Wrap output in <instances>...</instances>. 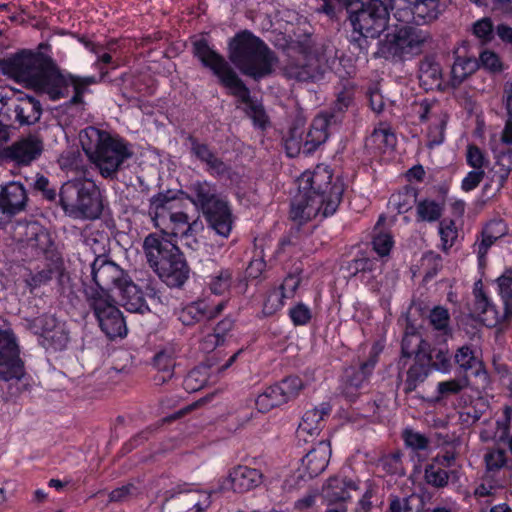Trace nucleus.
Masks as SVG:
<instances>
[{
    "label": "nucleus",
    "instance_id": "obj_20",
    "mask_svg": "<svg viewBox=\"0 0 512 512\" xmlns=\"http://www.w3.org/2000/svg\"><path fill=\"white\" fill-rule=\"evenodd\" d=\"M507 225L502 219H491L484 224L480 237L474 244V251L477 254L478 266L483 268L487 263L489 249L495 242L507 234Z\"/></svg>",
    "mask_w": 512,
    "mask_h": 512
},
{
    "label": "nucleus",
    "instance_id": "obj_61",
    "mask_svg": "<svg viewBox=\"0 0 512 512\" xmlns=\"http://www.w3.org/2000/svg\"><path fill=\"white\" fill-rule=\"evenodd\" d=\"M473 33L484 42L492 39L493 25L489 18L478 20L473 26Z\"/></svg>",
    "mask_w": 512,
    "mask_h": 512
},
{
    "label": "nucleus",
    "instance_id": "obj_18",
    "mask_svg": "<svg viewBox=\"0 0 512 512\" xmlns=\"http://www.w3.org/2000/svg\"><path fill=\"white\" fill-rule=\"evenodd\" d=\"M353 99V89L343 86L336 93V99L331 107L326 111H322V144L332 133L339 131Z\"/></svg>",
    "mask_w": 512,
    "mask_h": 512
},
{
    "label": "nucleus",
    "instance_id": "obj_13",
    "mask_svg": "<svg viewBox=\"0 0 512 512\" xmlns=\"http://www.w3.org/2000/svg\"><path fill=\"white\" fill-rule=\"evenodd\" d=\"M303 387L304 384L299 377H286L280 382L265 388L257 396L255 400L256 408L262 413L269 412L271 409L296 398Z\"/></svg>",
    "mask_w": 512,
    "mask_h": 512
},
{
    "label": "nucleus",
    "instance_id": "obj_7",
    "mask_svg": "<svg viewBox=\"0 0 512 512\" xmlns=\"http://www.w3.org/2000/svg\"><path fill=\"white\" fill-rule=\"evenodd\" d=\"M395 26L384 39L379 40L376 56L392 62L422 53L424 45L431 39L426 30L408 25Z\"/></svg>",
    "mask_w": 512,
    "mask_h": 512
},
{
    "label": "nucleus",
    "instance_id": "obj_55",
    "mask_svg": "<svg viewBox=\"0 0 512 512\" xmlns=\"http://www.w3.org/2000/svg\"><path fill=\"white\" fill-rule=\"evenodd\" d=\"M285 74L289 78H294L299 81H307L314 76V71L307 63L300 65L295 62H290L285 67Z\"/></svg>",
    "mask_w": 512,
    "mask_h": 512
},
{
    "label": "nucleus",
    "instance_id": "obj_29",
    "mask_svg": "<svg viewBox=\"0 0 512 512\" xmlns=\"http://www.w3.org/2000/svg\"><path fill=\"white\" fill-rule=\"evenodd\" d=\"M0 196L8 221L13 215L24 209L27 195L23 185L19 182H10L0 190Z\"/></svg>",
    "mask_w": 512,
    "mask_h": 512
},
{
    "label": "nucleus",
    "instance_id": "obj_47",
    "mask_svg": "<svg viewBox=\"0 0 512 512\" xmlns=\"http://www.w3.org/2000/svg\"><path fill=\"white\" fill-rule=\"evenodd\" d=\"M439 235L441 240V249L447 253L454 245L458 231L453 219L444 218L439 222Z\"/></svg>",
    "mask_w": 512,
    "mask_h": 512
},
{
    "label": "nucleus",
    "instance_id": "obj_27",
    "mask_svg": "<svg viewBox=\"0 0 512 512\" xmlns=\"http://www.w3.org/2000/svg\"><path fill=\"white\" fill-rule=\"evenodd\" d=\"M177 209H179L177 192L166 190L151 197L148 212L155 224L160 219L167 218Z\"/></svg>",
    "mask_w": 512,
    "mask_h": 512
},
{
    "label": "nucleus",
    "instance_id": "obj_46",
    "mask_svg": "<svg viewBox=\"0 0 512 512\" xmlns=\"http://www.w3.org/2000/svg\"><path fill=\"white\" fill-rule=\"evenodd\" d=\"M429 321L435 330L441 332L445 336L451 335L450 314L446 307L441 305L435 306L430 311Z\"/></svg>",
    "mask_w": 512,
    "mask_h": 512
},
{
    "label": "nucleus",
    "instance_id": "obj_35",
    "mask_svg": "<svg viewBox=\"0 0 512 512\" xmlns=\"http://www.w3.org/2000/svg\"><path fill=\"white\" fill-rule=\"evenodd\" d=\"M454 362L458 365L464 375L479 376L483 370V362L479 360L472 349L471 345H463L459 347L454 354ZM485 373V371H483Z\"/></svg>",
    "mask_w": 512,
    "mask_h": 512
},
{
    "label": "nucleus",
    "instance_id": "obj_28",
    "mask_svg": "<svg viewBox=\"0 0 512 512\" xmlns=\"http://www.w3.org/2000/svg\"><path fill=\"white\" fill-rule=\"evenodd\" d=\"M12 111L15 120L22 126L35 124L42 115L40 102L28 95L18 97L13 103Z\"/></svg>",
    "mask_w": 512,
    "mask_h": 512
},
{
    "label": "nucleus",
    "instance_id": "obj_43",
    "mask_svg": "<svg viewBox=\"0 0 512 512\" xmlns=\"http://www.w3.org/2000/svg\"><path fill=\"white\" fill-rule=\"evenodd\" d=\"M401 438L405 447L414 453L427 451L430 447V439L425 434L410 427L403 429Z\"/></svg>",
    "mask_w": 512,
    "mask_h": 512
},
{
    "label": "nucleus",
    "instance_id": "obj_32",
    "mask_svg": "<svg viewBox=\"0 0 512 512\" xmlns=\"http://www.w3.org/2000/svg\"><path fill=\"white\" fill-rule=\"evenodd\" d=\"M512 171V148L504 147L495 154V164L490 170L491 182L497 185L496 193L504 188Z\"/></svg>",
    "mask_w": 512,
    "mask_h": 512
},
{
    "label": "nucleus",
    "instance_id": "obj_37",
    "mask_svg": "<svg viewBox=\"0 0 512 512\" xmlns=\"http://www.w3.org/2000/svg\"><path fill=\"white\" fill-rule=\"evenodd\" d=\"M444 212V203L425 198L416 204V219L418 222L433 223L440 221Z\"/></svg>",
    "mask_w": 512,
    "mask_h": 512
},
{
    "label": "nucleus",
    "instance_id": "obj_4",
    "mask_svg": "<svg viewBox=\"0 0 512 512\" xmlns=\"http://www.w3.org/2000/svg\"><path fill=\"white\" fill-rule=\"evenodd\" d=\"M194 54L205 67L209 68L218 77L220 83L246 106L245 112L252 119L254 125L264 128L267 123V116L262 105L251 99L249 89L227 61L210 48L204 39L194 43Z\"/></svg>",
    "mask_w": 512,
    "mask_h": 512
},
{
    "label": "nucleus",
    "instance_id": "obj_42",
    "mask_svg": "<svg viewBox=\"0 0 512 512\" xmlns=\"http://www.w3.org/2000/svg\"><path fill=\"white\" fill-rule=\"evenodd\" d=\"M69 342V331L64 323H61L52 332H50L43 340H39L41 346L46 350L62 351Z\"/></svg>",
    "mask_w": 512,
    "mask_h": 512
},
{
    "label": "nucleus",
    "instance_id": "obj_22",
    "mask_svg": "<svg viewBox=\"0 0 512 512\" xmlns=\"http://www.w3.org/2000/svg\"><path fill=\"white\" fill-rule=\"evenodd\" d=\"M401 355L403 358H410L414 355V362L407 370V377L404 381L403 391L406 395L412 393L423 383L432 372L428 366V358L416 351L409 350L406 340L402 341Z\"/></svg>",
    "mask_w": 512,
    "mask_h": 512
},
{
    "label": "nucleus",
    "instance_id": "obj_62",
    "mask_svg": "<svg viewBox=\"0 0 512 512\" xmlns=\"http://www.w3.org/2000/svg\"><path fill=\"white\" fill-rule=\"evenodd\" d=\"M289 315L293 323L296 325L306 324L311 319V311L304 304H298L291 308Z\"/></svg>",
    "mask_w": 512,
    "mask_h": 512
},
{
    "label": "nucleus",
    "instance_id": "obj_25",
    "mask_svg": "<svg viewBox=\"0 0 512 512\" xmlns=\"http://www.w3.org/2000/svg\"><path fill=\"white\" fill-rule=\"evenodd\" d=\"M417 352L428 358V366L431 371L448 373L452 369V356L446 347L431 346L427 341L419 339Z\"/></svg>",
    "mask_w": 512,
    "mask_h": 512
},
{
    "label": "nucleus",
    "instance_id": "obj_45",
    "mask_svg": "<svg viewBox=\"0 0 512 512\" xmlns=\"http://www.w3.org/2000/svg\"><path fill=\"white\" fill-rule=\"evenodd\" d=\"M425 482L434 488H444L448 485L450 479L449 471L438 467L429 462L424 469Z\"/></svg>",
    "mask_w": 512,
    "mask_h": 512
},
{
    "label": "nucleus",
    "instance_id": "obj_48",
    "mask_svg": "<svg viewBox=\"0 0 512 512\" xmlns=\"http://www.w3.org/2000/svg\"><path fill=\"white\" fill-rule=\"evenodd\" d=\"M378 269L379 265L376 258L362 256L353 259L349 263V270L351 274H361L362 278H364L366 274H369L370 277H374V272Z\"/></svg>",
    "mask_w": 512,
    "mask_h": 512
},
{
    "label": "nucleus",
    "instance_id": "obj_58",
    "mask_svg": "<svg viewBox=\"0 0 512 512\" xmlns=\"http://www.w3.org/2000/svg\"><path fill=\"white\" fill-rule=\"evenodd\" d=\"M485 177V170H471L461 181V189L464 192H471L476 189Z\"/></svg>",
    "mask_w": 512,
    "mask_h": 512
},
{
    "label": "nucleus",
    "instance_id": "obj_40",
    "mask_svg": "<svg viewBox=\"0 0 512 512\" xmlns=\"http://www.w3.org/2000/svg\"><path fill=\"white\" fill-rule=\"evenodd\" d=\"M469 385V377L467 375L449 379L447 381H441L437 384L436 392L437 395L435 396L434 401L440 402L444 399H447L451 396L459 394L461 391H463L466 387Z\"/></svg>",
    "mask_w": 512,
    "mask_h": 512
},
{
    "label": "nucleus",
    "instance_id": "obj_10",
    "mask_svg": "<svg viewBox=\"0 0 512 512\" xmlns=\"http://www.w3.org/2000/svg\"><path fill=\"white\" fill-rule=\"evenodd\" d=\"M90 276L93 285H86L84 293L88 300V291L94 290L101 297H111L110 290L117 289L124 283L128 275L106 255L99 254L90 266Z\"/></svg>",
    "mask_w": 512,
    "mask_h": 512
},
{
    "label": "nucleus",
    "instance_id": "obj_60",
    "mask_svg": "<svg viewBox=\"0 0 512 512\" xmlns=\"http://www.w3.org/2000/svg\"><path fill=\"white\" fill-rule=\"evenodd\" d=\"M300 277L295 274H289L283 280V282L277 287L279 291H281L282 295L286 299H290L294 297L299 285H300Z\"/></svg>",
    "mask_w": 512,
    "mask_h": 512
},
{
    "label": "nucleus",
    "instance_id": "obj_52",
    "mask_svg": "<svg viewBox=\"0 0 512 512\" xmlns=\"http://www.w3.org/2000/svg\"><path fill=\"white\" fill-rule=\"evenodd\" d=\"M208 382V368L199 366L191 370L184 379V386L187 390L197 391L203 388Z\"/></svg>",
    "mask_w": 512,
    "mask_h": 512
},
{
    "label": "nucleus",
    "instance_id": "obj_54",
    "mask_svg": "<svg viewBox=\"0 0 512 512\" xmlns=\"http://www.w3.org/2000/svg\"><path fill=\"white\" fill-rule=\"evenodd\" d=\"M466 163L474 170H485L489 160L477 145L469 144L466 152Z\"/></svg>",
    "mask_w": 512,
    "mask_h": 512
},
{
    "label": "nucleus",
    "instance_id": "obj_33",
    "mask_svg": "<svg viewBox=\"0 0 512 512\" xmlns=\"http://www.w3.org/2000/svg\"><path fill=\"white\" fill-rule=\"evenodd\" d=\"M479 69L477 58L456 56L451 67L448 85L453 89L458 88L469 76Z\"/></svg>",
    "mask_w": 512,
    "mask_h": 512
},
{
    "label": "nucleus",
    "instance_id": "obj_39",
    "mask_svg": "<svg viewBox=\"0 0 512 512\" xmlns=\"http://www.w3.org/2000/svg\"><path fill=\"white\" fill-rule=\"evenodd\" d=\"M298 478L304 482L313 480L320 474V458L317 454V446H311L302 458Z\"/></svg>",
    "mask_w": 512,
    "mask_h": 512
},
{
    "label": "nucleus",
    "instance_id": "obj_2",
    "mask_svg": "<svg viewBox=\"0 0 512 512\" xmlns=\"http://www.w3.org/2000/svg\"><path fill=\"white\" fill-rule=\"evenodd\" d=\"M442 0H350L344 10L359 38L375 39L387 28L389 12L400 22L417 26L438 19L444 11Z\"/></svg>",
    "mask_w": 512,
    "mask_h": 512
},
{
    "label": "nucleus",
    "instance_id": "obj_8",
    "mask_svg": "<svg viewBox=\"0 0 512 512\" xmlns=\"http://www.w3.org/2000/svg\"><path fill=\"white\" fill-rule=\"evenodd\" d=\"M190 190L189 200L201 208L211 228L218 235L227 238L232 231V213L228 203L217 195L215 185L206 180L196 181Z\"/></svg>",
    "mask_w": 512,
    "mask_h": 512
},
{
    "label": "nucleus",
    "instance_id": "obj_41",
    "mask_svg": "<svg viewBox=\"0 0 512 512\" xmlns=\"http://www.w3.org/2000/svg\"><path fill=\"white\" fill-rule=\"evenodd\" d=\"M370 142L376 146L380 153H386L395 148L397 137L390 126H380L373 130Z\"/></svg>",
    "mask_w": 512,
    "mask_h": 512
},
{
    "label": "nucleus",
    "instance_id": "obj_5",
    "mask_svg": "<svg viewBox=\"0 0 512 512\" xmlns=\"http://www.w3.org/2000/svg\"><path fill=\"white\" fill-rule=\"evenodd\" d=\"M229 59L242 74L256 80L270 75L278 63L275 52L249 30L230 40Z\"/></svg>",
    "mask_w": 512,
    "mask_h": 512
},
{
    "label": "nucleus",
    "instance_id": "obj_26",
    "mask_svg": "<svg viewBox=\"0 0 512 512\" xmlns=\"http://www.w3.org/2000/svg\"><path fill=\"white\" fill-rule=\"evenodd\" d=\"M474 312L478 316V320L486 327L493 328L497 326L503 315H500L497 306L486 295L482 288L474 290Z\"/></svg>",
    "mask_w": 512,
    "mask_h": 512
},
{
    "label": "nucleus",
    "instance_id": "obj_53",
    "mask_svg": "<svg viewBox=\"0 0 512 512\" xmlns=\"http://www.w3.org/2000/svg\"><path fill=\"white\" fill-rule=\"evenodd\" d=\"M395 241L391 233L378 232L372 237V248L379 257L389 256Z\"/></svg>",
    "mask_w": 512,
    "mask_h": 512
},
{
    "label": "nucleus",
    "instance_id": "obj_34",
    "mask_svg": "<svg viewBox=\"0 0 512 512\" xmlns=\"http://www.w3.org/2000/svg\"><path fill=\"white\" fill-rule=\"evenodd\" d=\"M193 154L206 164V170L213 176H222L228 172V166L203 143L192 142Z\"/></svg>",
    "mask_w": 512,
    "mask_h": 512
},
{
    "label": "nucleus",
    "instance_id": "obj_38",
    "mask_svg": "<svg viewBox=\"0 0 512 512\" xmlns=\"http://www.w3.org/2000/svg\"><path fill=\"white\" fill-rule=\"evenodd\" d=\"M234 283L233 271L221 268L207 277L206 285L215 295H224L230 291Z\"/></svg>",
    "mask_w": 512,
    "mask_h": 512
},
{
    "label": "nucleus",
    "instance_id": "obj_21",
    "mask_svg": "<svg viewBox=\"0 0 512 512\" xmlns=\"http://www.w3.org/2000/svg\"><path fill=\"white\" fill-rule=\"evenodd\" d=\"M227 301L211 304L206 300L192 302L178 312V319L186 326L194 325L202 320H212L226 308Z\"/></svg>",
    "mask_w": 512,
    "mask_h": 512
},
{
    "label": "nucleus",
    "instance_id": "obj_64",
    "mask_svg": "<svg viewBox=\"0 0 512 512\" xmlns=\"http://www.w3.org/2000/svg\"><path fill=\"white\" fill-rule=\"evenodd\" d=\"M496 283L498 294L501 299L509 294H512V270H506L500 277L497 278Z\"/></svg>",
    "mask_w": 512,
    "mask_h": 512
},
{
    "label": "nucleus",
    "instance_id": "obj_31",
    "mask_svg": "<svg viewBox=\"0 0 512 512\" xmlns=\"http://www.w3.org/2000/svg\"><path fill=\"white\" fill-rule=\"evenodd\" d=\"M320 410L314 407L307 410L297 429V437L299 441L311 444V446H318L320 441Z\"/></svg>",
    "mask_w": 512,
    "mask_h": 512
},
{
    "label": "nucleus",
    "instance_id": "obj_14",
    "mask_svg": "<svg viewBox=\"0 0 512 512\" xmlns=\"http://www.w3.org/2000/svg\"><path fill=\"white\" fill-rule=\"evenodd\" d=\"M44 151V139L39 133H28L7 146L3 158L19 167H26L37 161Z\"/></svg>",
    "mask_w": 512,
    "mask_h": 512
},
{
    "label": "nucleus",
    "instance_id": "obj_36",
    "mask_svg": "<svg viewBox=\"0 0 512 512\" xmlns=\"http://www.w3.org/2000/svg\"><path fill=\"white\" fill-rule=\"evenodd\" d=\"M417 190L411 186H405L396 193H393L388 200V207L397 214H404L410 211L417 204Z\"/></svg>",
    "mask_w": 512,
    "mask_h": 512
},
{
    "label": "nucleus",
    "instance_id": "obj_6",
    "mask_svg": "<svg viewBox=\"0 0 512 512\" xmlns=\"http://www.w3.org/2000/svg\"><path fill=\"white\" fill-rule=\"evenodd\" d=\"M143 249L150 267L170 287H179L188 278V267L178 246L157 234L148 235Z\"/></svg>",
    "mask_w": 512,
    "mask_h": 512
},
{
    "label": "nucleus",
    "instance_id": "obj_56",
    "mask_svg": "<svg viewBox=\"0 0 512 512\" xmlns=\"http://www.w3.org/2000/svg\"><path fill=\"white\" fill-rule=\"evenodd\" d=\"M18 229L25 231L24 241L31 246H38L40 239L46 237V233L37 222L18 224Z\"/></svg>",
    "mask_w": 512,
    "mask_h": 512
},
{
    "label": "nucleus",
    "instance_id": "obj_63",
    "mask_svg": "<svg viewBox=\"0 0 512 512\" xmlns=\"http://www.w3.org/2000/svg\"><path fill=\"white\" fill-rule=\"evenodd\" d=\"M318 497L319 491L317 488H314L310 490L306 495L295 501L294 507L299 511H308L316 505Z\"/></svg>",
    "mask_w": 512,
    "mask_h": 512
},
{
    "label": "nucleus",
    "instance_id": "obj_16",
    "mask_svg": "<svg viewBox=\"0 0 512 512\" xmlns=\"http://www.w3.org/2000/svg\"><path fill=\"white\" fill-rule=\"evenodd\" d=\"M379 354L380 350L373 346L365 361L358 366L351 365L344 370L342 394L349 402H355L359 395L358 390L369 382L379 361Z\"/></svg>",
    "mask_w": 512,
    "mask_h": 512
},
{
    "label": "nucleus",
    "instance_id": "obj_17",
    "mask_svg": "<svg viewBox=\"0 0 512 512\" xmlns=\"http://www.w3.org/2000/svg\"><path fill=\"white\" fill-rule=\"evenodd\" d=\"M312 182V175L303 173L300 178L299 192L291 203L290 218L298 225H303L320 211V206L313 204L314 196L318 193L313 189Z\"/></svg>",
    "mask_w": 512,
    "mask_h": 512
},
{
    "label": "nucleus",
    "instance_id": "obj_23",
    "mask_svg": "<svg viewBox=\"0 0 512 512\" xmlns=\"http://www.w3.org/2000/svg\"><path fill=\"white\" fill-rule=\"evenodd\" d=\"M358 489V484L352 479H340L337 476H331L327 479L326 483L322 485V498H324L329 505H346V503L351 500L350 491H356Z\"/></svg>",
    "mask_w": 512,
    "mask_h": 512
},
{
    "label": "nucleus",
    "instance_id": "obj_1",
    "mask_svg": "<svg viewBox=\"0 0 512 512\" xmlns=\"http://www.w3.org/2000/svg\"><path fill=\"white\" fill-rule=\"evenodd\" d=\"M0 72L26 88L46 94L54 101L68 96L72 87V104L82 103L87 88L98 82L95 76L80 77L61 72L54 60L42 52L22 51L0 60Z\"/></svg>",
    "mask_w": 512,
    "mask_h": 512
},
{
    "label": "nucleus",
    "instance_id": "obj_24",
    "mask_svg": "<svg viewBox=\"0 0 512 512\" xmlns=\"http://www.w3.org/2000/svg\"><path fill=\"white\" fill-rule=\"evenodd\" d=\"M324 172L328 174L329 181L325 189H322V217L332 216L338 210L343 199L345 184L341 177L337 176L333 181L331 171L326 167Z\"/></svg>",
    "mask_w": 512,
    "mask_h": 512
},
{
    "label": "nucleus",
    "instance_id": "obj_30",
    "mask_svg": "<svg viewBox=\"0 0 512 512\" xmlns=\"http://www.w3.org/2000/svg\"><path fill=\"white\" fill-rule=\"evenodd\" d=\"M118 291L120 294V303L128 312L143 314L149 311V306L142 292L129 277H127L124 283L118 288Z\"/></svg>",
    "mask_w": 512,
    "mask_h": 512
},
{
    "label": "nucleus",
    "instance_id": "obj_44",
    "mask_svg": "<svg viewBox=\"0 0 512 512\" xmlns=\"http://www.w3.org/2000/svg\"><path fill=\"white\" fill-rule=\"evenodd\" d=\"M61 324L52 315H41L34 319L28 320V329L39 336V340H43L52 330Z\"/></svg>",
    "mask_w": 512,
    "mask_h": 512
},
{
    "label": "nucleus",
    "instance_id": "obj_50",
    "mask_svg": "<svg viewBox=\"0 0 512 512\" xmlns=\"http://www.w3.org/2000/svg\"><path fill=\"white\" fill-rule=\"evenodd\" d=\"M477 64L479 65V69L483 68L493 74L500 73L504 70L500 56L489 49L481 51L479 58L477 59Z\"/></svg>",
    "mask_w": 512,
    "mask_h": 512
},
{
    "label": "nucleus",
    "instance_id": "obj_59",
    "mask_svg": "<svg viewBox=\"0 0 512 512\" xmlns=\"http://www.w3.org/2000/svg\"><path fill=\"white\" fill-rule=\"evenodd\" d=\"M447 120L442 119L438 124H433L428 129L429 146H439L445 140Z\"/></svg>",
    "mask_w": 512,
    "mask_h": 512
},
{
    "label": "nucleus",
    "instance_id": "obj_15",
    "mask_svg": "<svg viewBox=\"0 0 512 512\" xmlns=\"http://www.w3.org/2000/svg\"><path fill=\"white\" fill-rule=\"evenodd\" d=\"M154 225L162 234L179 239L184 246L192 250L197 249L195 233L202 225L198 221L189 222L188 215L179 209Z\"/></svg>",
    "mask_w": 512,
    "mask_h": 512
},
{
    "label": "nucleus",
    "instance_id": "obj_12",
    "mask_svg": "<svg viewBox=\"0 0 512 512\" xmlns=\"http://www.w3.org/2000/svg\"><path fill=\"white\" fill-rule=\"evenodd\" d=\"M25 374L20 347L11 329L0 328V380H20Z\"/></svg>",
    "mask_w": 512,
    "mask_h": 512
},
{
    "label": "nucleus",
    "instance_id": "obj_57",
    "mask_svg": "<svg viewBox=\"0 0 512 512\" xmlns=\"http://www.w3.org/2000/svg\"><path fill=\"white\" fill-rule=\"evenodd\" d=\"M286 298L282 295L281 291L274 288L267 296L264 303L263 310L266 314H273L281 309L285 303Z\"/></svg>",
    "mask_w": 512,
    "mask_h": 512
},
{
    "label": "nucleus",
    "instance_id": "obj_49",
    "mask_svg": "<svg viewBox=\"0 0 512 512\" xmlns=\"http://www.w3.org/2000/svg\"><path fill=\"white\" fill-rule=\"evenodd\" d=\"M154 367L162 372L161 378L158 381L165 382L166 379L171 378L173 374V368L175 366L174 356L172 352L160 351L157 353L153 360Z\"/></svg>",
    "mask_w": 512,
    "mask_h": 512
},
{
    "label": "nucleus",
    "instance_id": "obj_9",
    "mask_svg": "<svg viewBox=\"0 0 512 512\" xmlns=\"http://www.w3.org/2000/svg\"><path fill=\"white\" fill-rule=\"evenodd\" d=\"M60 203L74 217L96 218L101 213L99 191L89 179H76L62 185Z\"/></svg>",
    "mask_w": 512,
    "mask_h": 512
},
{
    "label": "nucleus",
    "instance_id": "obj_51",
    "mask_svg": "<svg viewBox=\"0 0 512 512\" xmlns=\"http://www.w3.org/2000/svg\"><path fill=\"white\" fill-rule=\"evenodd\" d=\"M507 454L503 449H493L488 451L484 456L486 472L485 474L490 475L491 473L499 472L507 464Z\"/></svg>",
    "mask_w": 512,
    "mask_h": 512
},
{
    "label": "nucleus",
    "instance_id": "obj_11",
    "mask_svg": "<svg viewBox=\"0 0 512 512\" xmlns=\"http://www.w3.org/2000/svg\"><path fill=\"white\" fill-rule=\"evenodd\" d=\"M88 303L92 308L101 330L111 339L124 337L127 326L121 311L112 297H101L94 290L88 291Z\"/></svg>",
    "mask_w": 512,
    "mask_h": 512
},
{
    "label": "nucleus",
    "instance_id": "obj_3",
    "mask_svg": "<svg viewBox=\"0 0 512 512\" xmlns=\"http://www.w3.org/2000/svg\"><path fill=\"white\" fill-rule=\"evenodd\" d=\"M80 143L90 163L106 179L116 178L123 164L133 156L126 140L95 127H87L80 133Z\"/></svg>",
    "mask_w": 512,
    "mask_h": 512
},
{
    "label": "nucleus",
    "instance_id": "obj_19",
    "mask_svg": "<svg viewBox=\"0 0 512 512\" xmlns=\"http://www.w3.org/2000/svg\"><path fill=\"white\" fill-rule=\"evenodd\" d=\"M263 480L262 473L255 468L238 465L230 470L228 476L220 481V492L233 491L237 493L247 492L258 487Z\"/></svg>",
    "mask_w": 512,
    "mask_h": 512
}]
</instances>
